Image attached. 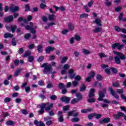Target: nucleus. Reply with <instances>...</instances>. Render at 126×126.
<instances>
[{
	"instance_id": "nucleus-19",
	"label": "nucleus",
	"mask_w": 126,
	"mask_h": 126,
	"mask_svg": "<svg viewBox=\"0 0 126 126\" xmlns=\"http://www.w3.org/2000/svg\"><path fill=\"white\" fill-rule=\"evenodd\" d=\"M41 1L42 2L40 4V7L42 9L45 8L46 6V2H45L44 0H41Z\"/></svg>"
},
{
	"instance_id": "nucleus-36",
	"label": "nucleus",
	"mask_w": 126,
	"mask_h": 126,
	"mask_svg": "<svg viewBox=\"0 0 126 126\" xmlns=\"http://www.w3.org/2000/svg\"><path fill=\"white\" fill-rule=\"evenodd\" d=\"M72 85L74 87H76L77 85H78V81H74L72 82Z\"/></svg>"
},
{
	"instance_id": "nucleus-61",
	"label": "nucleus",
	"mask_w": 126,
	"mask_h": 126,
	"mask_svg": "<svg viewBox=\"0 0 126 126\" xmlns=\"http://www.w3.org/2000/svg\"><path fill=\"white\" fill-rule=\"evenodd\" d=\"M67 32H68V30L66 29V30H64L62 32V34H63L64 35L66 34V33H67Z\"/></svg>"
},
{
	"instance_id": "nucleus-60",
	"label": "nucleus",
	"mask_w": 126,
	"mask_h": 126,
	"mask_svg": "<svg viewBox=\"0 0 126 126\" xmlns=\"http://www.w3.org/2000/svg\"><path fill=\"white\" fill-rule=\"evenodd\" d=\"M68 109H69V106H68V105L64 106L63 107V111H67V110H68Z\"/></svg>"
},
{
	"instance_id": "nucleus-54",
	"label": "nucleus",
	"mask_w": 126,
	"mask_h": 126,
	"mask_svg": "<svg viewBox=\"0 0 126 126\" xmlns=\"http://www.w3.org/2000/svg\"><path fill=\"white\" fill-rule=\"evenodd\" d=\"M25 11H29L30 10L29 4L25 5Z\"/></svg>"
},
{
	"instance_id": "nucleus-52",
	"label": "nucleus",
	"mask_w": 126,
	"mask_h": 126,
	"mask_svg": "<svg viewBox=\"0 0 126 126\" xmlns=\"http://www.w3.org/2000/svg\"><path fill=\"white\" fill-rule=\"evenodd\" d=\"M29 61L30 63H32L34 61V57L33 56H30L29 57Z\"/></svg>"
},
{
	"instance_id": "nucleus-9",
	"label": "nucleus",
	"mask_w": 126,
	"mask_h": 126,
	"mask_svg": "<svg viewBox=\"0 0 126 126\" xmlns=\"http://www.w3.org/2000/svg\"><path fill=\"white\" fill-rule=\"evenodd\" d=\"M122 117H125V114L122 112H119L117 114H114L113 115L114 119H120Z\"/></svg>"
},
{
	"instance_id": "nucleus-34",
	"label": "nucleus",
	"mask_w": 126,
	"mask_h": 126,
	"mask_svg": "<svg viewBox=\"0 0 126 126\" xmlns=\"http://www.w3.org/2000/svg\"><path fill=\"white\" fill-rule=\"evenodd\" d=\"M85 89H86V87H85L84 85H82L80 88V91H81V92H83Z\"/></svg>"
},
{
	"instance_id": "nucleus-38",
	"label": "nucleus",
	"mask_w": 126,
	"mask_h": 126,
	"mask_svg": "<svg viewBox=\"0 0 126 126\" xmlns=\"http://www.w3.org/2000/svg\"><path fill=\"white\" fill-rule=\"evenodd\" d=\"M74 39L76 40V41H80L81 38H80V36L79 35H75L74 37Z\"/></svg>"
},
{
	"instance_id": "nucleus-12",
	"label": "nucleus",
	"mask_w": 126,
	"mask_h": 126,
	"mask_svg": "<svg viewBox=\"0 0 126 126\" xmlns=\"http://www.w3.org/2000/svg\"><path fill=\"white\" fill-rule=\"evenodd\" d=\"M55 47H52L51 46H49L45 49V51L46 54H50L51 52H53V51H54Z\"/></svg>"
},
{
	"instance_id": "nucleus-41",
	"label": "nucleus",
	"mask_w": 126,
	"mask_h": 126,
	"mask_svg": "<svg viewBox=\"0 0 126 126\" xmlns=\"http://www.w3.org/2000/svg\"><path fill=\"white\" fill-rule=\"evenodd\" d=\"M31 55V52L27 51L26 53L24 55V57H28V56H30Z\"/></svg>"
},
{
	"instance_id": "nucleus-47",
	"label": "nucleus",
	"mask_w": 126,
	"mask_h": 126,
	"mask_svg": "<svg viewBox=\"0 0 126 126\" xmlns=\"http://www.w3.org/2000/svg\"><path fill=\"white\" fill-rule=\"evenodd\" d=\"M90 77H91L92 78H93L94 77V75H95V73L93 71H91L89 74Z\"/></svg>"
},
{
	"instance_id": "nucleus-10",
	"label": "nucleus",
	"mask_w": 126,
	"mask_h": 126,
	"mask_svg": "<svg viewBox=\"0 0 126 126\" xmlns=\"http://www.w3.org/2000/svg\"><path fill=\"white\" fill-rule=\"evenodd\" d=\"M10 10L12 11V12H15V11H18V10H19V7L12 5V6L10 7Z\"/></svg>"
},
{
	"instance_id": "nucleus-56",
	"label": "nucleus",
	"mask_w": 126,
	"mask_h": 126,
	"mask_svg": "<svg viewBox=\"0 0 126 126\" xmlns=\"http://www.w3.org/2000/svg\"><path fill=\"white\" fill-rule=\"evenodd\" d=\"M66 73H67V71L64 69L61 71V74L62 75L66 74Z\"/></svg>"
},
{
	"instance_id": "nucleus-30",
	"label": "nucleus",
	"mask_w": 126,
	"mask_h": 126,
	"mask_svg": "<svg viewBox=\"0 0 126 126\" xmlns=\"http://www.w3.org/2000/svg\"><path fill=\"white\" fill-rule=\"evenodd\" d=\"M68 58L67 57H63L61 61V63H64L67 61Z\"/></svg>"
},
{
	"instance_id": "nucleus-40",
	"label": "nucleus",
	"mask_w": 126,
	"mask_h": 126,
	"mask_svg": "<svg viewBox=\"0 0 126 126\" xmlns=\"http://www.w3.org/2000/svg\"><path fill=\"white\" fill-rule=\"evenodd\" d=\"M76 96L78 99H79V100H81V99H82V95L80 94H76Z\"/></svg>"
},
{
	"instance_id": "nucleus-18",
	"label": "nucleus",
	"mask_w": 126,
	"mask_h": 126,
	"mask_svg": "<svg viewBox=\"0 0 126 126\" xmlns=\"http://www.w3.org/2000/svg\"><path fill=\"white\" fill-rule=\"evenodd\" d=\"M94 23H96L97 26H102V24H101V20L98 18L95 20Z\"/></svg>"
},
{
	"instance_id": "nucleus-2",
	"label": "nucleus",
	"mask_w": 126,
	"mask_h": 126,
	"mask_svg": "<svg viewBox=\"0 0 126 126\" xmlns=\"http://www.w3.org/2000/svg\"><path fill=\"white\" fill-rule=\"evenodd\" d=\"M113 54L117 56L114 58V59L115 63H117V64H120V63H121V60H120V59H121V60H125V59H126V56L121 52H118L116 51H114Z\"/></svg>"
},
{
	"instance_id": "nucleus-55",
	"label": "nucleus",
	"mask_w": 126,
	"mask_h": 126,
	"mask_svg": "<svg viewBox=\"0 0 126 126\" xmlns=\"http://www.w3.org/2000/svg\"><path fill=\"white\" fill-rule=\"evenodd\" d=\"M117 48L118 49V50H122V49L123 48V47L125 46L124 45H121L120 44V43H118V45H117Z\"/></svg>"
},
{
	"instance_id": "nucleus-46",
	"label": "nucleus",
	"mask_w": 126,
	"mask_h": 126,
	"mask_svg": "<svg viewBox=\"0 0 126 126\" xmlns=\"http://www.w3.org/2000/svg\"><path fill=\"white\" fill-rule=\"evenodd\" d=\"M115 29L117 31V32H120L122 30L121 28H120V27H119V26H116L115 27Z\"/></svg>"
},
{
	"instance_id": "nucleus-63",
	"label": "nucleus",
	"mask_w": 126,
	"mask_h": 126,
	"mask_svg": "<svg viewBox=\"0 0 126 126\" xmlns=\"http://www.w3.org/2000/svg\"><path fill=\"white\" fill-rule=\"evenodd\" d=\"M34 47H35L34 44H31L28 46V48L31 49H33Z\"/></svg>"
},
{
	"instance_id": "nucleus-59",
	"label": "nucleus",
	"mask_w": 126,
	"mask_h": 126,
	"mask_svg": "<svg viewBox=\"0 0 126 126\" xmlns=\"http://www.w3.org/2000/svg\"><path fill=\"white\" fill-rule=\"evenodd\" d=\"M105 71L107 74H111V71L110 70V69L106 68L105 69Z\"/></svg>"
},
{
	"instance_id": "nucleus-23",
	"label": "nucleus",
	"mask_w": 126,
	"mask_h": 126,
	"mask_svg": "<svg viewBox=\"0 0 126 126\" xmlns=\"http://www.w3.org/2000/svg\"><path fill=\"white\" fill-rule=\"evenodd\" d=\"M93 110L92 108H89L88 109H83L81 111V113L82 114H85V113H89L91 111H92Z\"/></svg>"
},
{
	"instance_id": "nucleus-53",
	"label": "nucleus",
	"mask_w": 126,
	"mask_h": 126,
	"mask_svg": "<svg viewBox=\"0 0 126 126\" xmlns=\"http://www.w3.org/2000/svg\"><path fill=\"white\" fill-rule=\"evenodd\" d=\"M118 46H119V43H115L114 44H112V49H116V48H118Z\"/></svg>"
},
{
	"instance_id": "nucleus-31",
	"label": "nucleus",
	"mask_w": 126,
	"mask_h": 126,
	"mask_svg": "<svg viewBox=\"0 0 126 126\" xmlns=\"http://www.w3.org/2000/svg\"><path fill=\"white\" fill-rule=\"evenodd\" d=\"M94 32L95 33H98L99 32H101V31H102V28H99V27H97L96 28H95L94 30Z\"/></svg>"
},
{
	"instance_id": "nucleus-3",
	"label": "nucleus",
	"mask_w": 126,
	"mask_h": 126,
	"mask_svg": "<svg viewBox=\"0 0 126 126\" xmlns=\"http://www.w3.org/2000/svg\"><path fill=\"white\" fill-rule=\"evenodd\" d=\"M41 67H44L43 69V73L44 74H50L53 70V67L52 65L48 64V63H44L42 65Z\"/></svg>"
},
{
	"instance_id": "nucleus-11",
	"label": "nucleus",
	"mask_w": 126,
	"mask_h": 126,
	"mask_svg": "<svg viewBox=\"0 0 126 126\" xmlns=\"http://www.w3.org/2000/svg\"><path fill=\"white\" fill-rule=\"evenodd\" d=\"M4 21L5 22H11L13 21V16H9L4 18Z\"/></svg>"
},
{
	"instance_id": "nucleus-6",
	"label": "nucleus",
	"mask_w": 126,
	"mask_h": 126,
	"mask_svg": "<svg viewBox=\"0 0 126 126\" xmlns=\"http://www.w3.org/2000/svg\"><path fill=\"white\" fill-rule=\"evenodd\" d=\"M6 30L7 31H10L11 30L12 33H14L15 30L16 29V26H11L10 27H8V26H6Z\"/></svg>"
},
{
	"instance_id": "nucleus-51",
	"label": "nucleus",
	"mask_w": 126,
	"mask_h": 126,
	"mask_svg": "<svg viewBox=\"0 0 126 126\" xmlns=\"http://www.w3.org/2000/svg\"><path fill=\"white\" fill-rule=\"evenodd\" d=\"M30 37H31V34H30V33H27L25 35V39H29Z\"/></svg>"
},
{
	"instance_id": "nucleus-15",
	"label": "nucleus",
	"mask_w": 126,
	"mask_h": 126,
	"mask_svg": "<svg viewBox=\"0 0 126 126\" xmlns=\"http://www.w3.org/2000/svg\"><path fill=\"white\" fill-rule=\"evenodd\" d=\"M68 73L70 78H73L74 77V75H75V74L73 73V69H72L69 70Z\"/></svg>"
},
{
	"instance_id": "nucleus-32",
	"label": "nucleus",
	"mask_w": 126,
	"mask_h": 126,
	"mask_svg": "<svg viewBox=\"0 0 126 126\" xmlns=\"http://www.w3.org/2000/svg\"><path fill=\"white\" fill-rule=\"evenodd\" d=\"M77 102H79V99L74 98L71 100V104H75V103H77Z\"/></svg>"
},
{
	"instance_id": "nucleus-14",
	"label": "nucleus",
	"mask_w": 126,
	"mask_h": 126,
	"mask_svg": "<svg viewBox=\"0 0 126 126\" xmlns=\"http://www.w3.org/2000/svg\"><path fill=\"white\" fill-rule=\"evenodd\" d=\"M61 100L63 102H64V103H67L70 101V98H69V97L63 96L61 98Z\"/></svg>"
},
{
	"instance_id": "nucleus-44",
	"label": "nucleus",
	"mask_w": 126,
	"mask_h": 126,
	"mask_svg": "<svg viewBox=\"0 0 126 126\" xmlns=\"http://www.w3.org/2000/svg\"><path fill=\"white\" fill-rule=\"evenodd\" d=\"M113 86L114 87H119L120 86V84L119 82H116L112 84Z\"/></svg>"
},
{
	"instance_id": "nucleus-49",
	"label": "nucleus",
	"mask_w": 126,
	"mask_h": 126,
	"mask_svg": "<svg viewBox=\"0 0 126 126\" xmlns=\"http://www.w3.org/2000/svg\"><path fill=\"white\" fill-rule=\"evenodd\" d=\"M110 69L112 72H114V73H117V72H118V71L117 69H116V68L111 67Z\"/></svg>"
},
{
	"instance_id": "nucleus-35",
	"label": "nucleus",
	"mask_w": 126,
	"mask_h": 126,
	"mask_svg": "<svg viewBox=\"0 0 126 126\" xmlns=\"http://www.w3.org/2000/svg\"><path fill=\"white\" fill-rule=\"evenodd\" d=\"M94 117H95L96 119H98L102 117V115L94 113Z\"/></svg>"
},
{
	"instance_id": "nucleus-48",
	"label": "nucleus",
	"mask_w": 126,
	"mask_h": 126,
	"mask_svg": "<svg viewBox=\"0 0 126 126\" xmlns=\"http://www.w3.org/2000/svg\"><path fill=\"white\" fill-rule=\"evenodd\" d=\"M88 102H89V103H93V102H95V99L91 98L88 99Z\"/></svg>"
},
{
	"instance_id": "nucleus-27",
	"label": "nucleus",
	"mask_w": 126,
	"mask_h": 126,
	"mask_svg": "<svg viewBox=\"0 0 126 126\" xmlns=\"http://www.w3.org/2000/svg\"><path fill=\"white\" fill-rule=\"evenodd\" d=\"M87 17H88V14L86 13H83L80 15V19H82L83 18H87Z\"/></svg>"
},
{
	"instance_id": "nucleus-62",
	"label": "nucleus",
	"mask_w": 126,
	"mask_h": 126,
	"mask_svg": "<svg viewBox=\"0 0 126 126\" xmlns=\"http://www.w3.org/2000/svg\"><path fill=\"white\" fill-rule=\"evenodd\" d=\"M74 78H75V80H77L78 81H79V80H80V79H81V77L78 75L75 77Z\"/></svg>"
},
{
	"instance_id": "nucleus-29",
	"label": "nucleus",
	"mask_w": 126,
	"mask_h": 126,
	"mask_svg": "<svg viewBox=\"0 0 126 126\" xmlns=\"http://www.w3.org/2000/svg\"><path fill=\"white\" fill-rule=\"evenodd\" d=\"M69 68H70V65L69 64H65L63 66V69L67 70Z\"/></svg>"
},
{
	"instance_id": "nucleus-45",
	"label": "nucleus",
	"mask_w": 126,
	"mask_h": 126,
	"mask_svg": "<svg viewBox=\"0 0 126 126\" xmlns=\"http://www.w3.org/2000/svg\"><path fill=\"white\" fill-rule=\"evenodd\" d=\"M20 71H21V69H19L18 70H17L15 73H14V75L15 76H18V74H19V72H20Z\"/></svg>"
},
{
	"instance_id": "nucleus-50",
	"label": "nucleus",
	"mask_w": 126,
	"mask_h": 126,
	"mask_svg": "<svg viewBox=\"0 0 126 126\" xmlns=\"http://www.w3.org/2000/svg\"><path fill=\"white\" fill-rule=\"evenodd\" d=\"M94 113H93V114H90L89 116H88V119H89V120H92V119L93 118H94V117H95V116H94Z\"/></svg>"
},
{
	"instance_id": "nucleus-24",
	"label": "nucleus",
	"mask_w": 126,
	"mask_h": 126,
	"mask_svg": "<svg viewBox=\"0 0 126 126\" xmlns=\"http://www.w3.org/2000/svg\"><path fill=\"white\" fill-rule=\"evenodd\" d=\"M82 53L83 54H84V55H89L90 54H91L90 51L87 50L86 49H83Z\"/></svg>"
},
{
	"instance_id": "nucleus-22",
	"label": "nucleus",
	"mask_w": 126,
	"mask_h": 126,
	"mask_svg": "<svg viewBox=\"0 0 126 126\" xmlns=\"http://www.w3.org/2000/svg\"><path fill=\"white\" fill-rule=\"evenodd\" d=\"M37 51L38 53H42L43 52V45L41 44L38 45Z\"/></svg>"
},
{
	"instance_id": "nucleus-21",
	"label": "nucleus",
	"mask_w": 126,
	"mask_h": 126,
	"mask_svg": "<svg viewBox=\"0 0 126 126\" xmlns=\"http://www.w3.org/2000/svg\"><path fill=\"white\" fill-rule=\"evenodd\" d=\"M22 21H24V24H27V23H28V20H27V19L23 20V18L22 17L19 18L18 22H21Z\"/></svg>"
},
{
	"instance_id": "nucleus-8",
	"label": "nucleus",
	"mask_w": 126,
	"mask_h": 126,
	"mask_svg": "<svg viewBox=\"0 0 126 126\" xmlns=\"http://www.w3.org/2000/svg\"><path fill=\"white\" fill-rule=\"evenodd\" d=\"M68 116H73V117H77L78 116V112L75 111L74 110H72L68 113Z\"/></svg>"
},
{
	"instance_id": "nucleus-13",
	"label": "nucleus",
	"mask_w": 126,
	"mask_h": 126,
	"mask_svg": "<svg viewBox=\"0 0 126 126\" xmlns=\"http://www.w3.org/2000/svg\"><path fill=\"white\" fill-rule=\"evenodd\" d=\"M34 124L36 126H45V124L43 123L41 121L39 122L37 120L34 121Z\"/></svg>"
},
{
	"instance_id": "nucleus-57",
	"label": "nucleus",
	"mask_w": 126,
	"mask_h": 126,
	"mask_svg": "<svg viewBox=\"0 0 126 126\" xmlns=\"http://www.w3.org/2000/svg\"><path fill=\"white\" fill-rule=\"evenodd\" d=\"M59 86L61 89H63V88H64V85H63V84L62 83H59Z\"/></svg>"
},
{
	"instance_id": "nucleus-28",
	"label": "nucleus",
	"mask_w": 126,
	"mask_h": 126,
	"mask_svg": "<svg viewBox=\"0 0 126 126\" xmlns=\"http://www.w3.org/2000/svg\"><path fill=\"white\" fill-rule=\"evenodd\" d=\"M13 35L11 34L10 33H6L4 35V38H12Z\"/></svg>"
},
{
	"instance_id": "nucleus-4",
	"label": "nucleus",
	"mask_w": 126,
	"mask_h": 126,
	"mask_svg": "<svg viewBox=\"0 0 126 126\" xmlns=\"http://www.w3.org/2000/svg\"><path fill=\"white\" fill-rule=\"evenodd\" d=\"M105 94H106V89H103L102 91L99 93V97L97 98L98 101H103L104 103L106 104L110 103V101L108 100L107 99H103V98L105 97Z\"/></svg>"
},
{
	"instance_id": "nucleus-64",
	"label": "nucleus",
	"mask_w": 126,
	"mask_h": 126,
	"mask_svg": "<svg viewBox=\"0 0 126 126\" xmlns=\"http://www.w3.org/2000/svg\"><path fill=\"white\" fill-rule=\"evenodd\" d=\"M50 99H51V100H56V99H57V96L55 95H53L50 96Z\"/></svg>"
},
{
	"instance_id": "nucleus-26",
	"label": "nucleus",
	"mask_w": 126,
	"mask_h": 126,
	"mask_svg": "<svg viewBox=\"0 0 126 126\" xmlns=\"http://www.w3.org/2000/svg\"><path fill=\"white\" fill-rule=\"evenodd\" d=\"M55 15L54 14L49 15L48 17V19L50 21H54L55 20Z\"/></svg>"
},
{
	"instance_id": "nucleus-37",
	"label": "nucleus",
	"mask_w": 126,
	"mask_h": 126,
	"mask_svg": "<svg viewBox=\"0 0 126 126\" xmlns=\"http://www.w3.org/2000/svg\"><path fill=\"white\" fill-rule=\"evenodd\" d=\"M99 56L100 59H102V58H106L107 57V55H105L103 53H99Z\"/></svg>"
},
{
	"instance_id": "nucleus-20",
	"label": "nucleus",
	"mask_w": 126,
	"mask_h": 126,
	"mask_svg": "<svg viewBox=\"0 0 126 126\" xmlns=\"http://www.w3.org/2000/svg\"><path fill=\"white\" fill-rule=\"evenodd\" d=\"M110 122V118H104L103 120H102L101 121H100L101 124L105 123L107 124Z\"/></svg>"
},
{
	"instance_id": "nucleus-58",
	"label": "nucleus",
	"mask_w": 126,
	"mask_h": 126,
	"mask_svg": "<svg viewBox=\"0 0 126 126\" xmlns=\"http://www.w3.org/2000/svg\"><path fill=\"white\" fill-rule=\"evenodd\" d=\"M94 2L93 0H91L90 2H89L88 3V5L89 7H91V6H92V4H93Z\"/></svg>"
},
{
	"instance_id": "nucleus-39",
	"label": "nucleus",
	"mask_w": 126,
	"mask_h": 126,
	"mask_svg": "<svg viewBox=\"0 0 126 126\" xmlns=\"http://www.w3.org/2000/svg\"><path fill=\"white\" fill-rule=\"evenodd\" d=\"M43 60H44V56H41L38 59L37 62H38V63H41V62H42Z\"/></svg>"
},
{
	"instance_id": "nucleus-5",
	"label": "nucleus",
	"mask_w": 126,
	"mask_h": 126,
	"mask_svg": "<svg viewBox=\"0 0 126 126\" xmlns=\"http://www.w3.org/2000/svg\"><path fill=\"white\" fill-rule=\"evenodd\" d=\"M30 25H27L26 26V30H31V32L32 33V34H35L36 33V31H35L34 29H36L37 28V27L33 26V23L31 22L30 23Z\"/></svg>"
},
{
	"instance_id": "nucleus-17",
	"label": "nucleus",
	"mask_w": 126,
	"mask_h": 126,
	"mask_svg": "<svg viewBox=\"0 0 126 126\" xmlns=\"http://www.w3.org/2000/svg\"><path fill=\"white\" fill-rule=\"evenodd\" d=\"M95 90L94 89H92L90 90L89 94V98H91V97H94V92Z\"/></svg>"
},
{
	"instance_id": "nucleus-1",
	"label": "nucleus",
	"mask_w": 126,
	"mask_h": 126,
	"mask_svg": "<svg viewBox=\"0 0 126 126\" xmlns=\"http://www.w3.org/2000/svg\"><path fill=\"white\" fill-rule=\"evenodd\" d=\"M54 105L52 103L48 102L47 103H42L39 105V107L40 108V110L38 111V114L42 115L43 113L45 111H50L53 108Z\"/></svg>"
},
{
	"instance_id": "nucleus-25",
	"label": "nucleus",
	"mask_w": 126,
	"mask_h": 126,
	"mask_svg": "<svg viewBox=\"0 0 126 126\" xmlns=\"http://www.w3.org/2000/svg\"><path fill=\"white\" fill-rule=\"evenodd\" d=\"M68 27L70 31H72V30H74V25L71 23L68 24Z\"/></svg>"
},
{
	"instance_id": "nucleus-42",
	"label": "nucleus",
	"mask_w": 126,
	"mask_h": 126,
	"mask_svg": "<svg viewBox=\"0 0 126 126\" xmlns=\"http://www.w3.org/2000/svg\"><path fill=\"white\" fill-rule=\"evenodd\" d=\"M79 121V118H74L71 119V121L73 123H75L76 122H78Z\"/></svg>"
},
{
	"instance_id": "nucleus-7",
	"label": "nucleus",
	"mask_w": 126,
	"mask_h": 126,
	"mask_svg": "<svg viewBox=\"0 0 126 126\" xmlns=\"http://www.w3.org/2000/svg\"><path fill=\"white\" fill-rule=\"evenodd\" d=\"M109 90L110 93L112 94V96H114V97H115V99H119V95L115 93V91H114L113 89H112V87H109Z\"/></svg>"
},
{
	"instance_id": "nucleus-16",
	"label": "nucleus",
	"mask_w": 126,
	"mask_h": 126,
	"mask_svg": "<svg viewBox=\"0 0 126 126\" xmlns=\"http://www.w3.org/2000/svg\"><path fill=\"white\" fill-rule=\"evenodd\" d=\"M62 114L63 112L62 111H59L58 113V116H59V121L61 123L62 122H63V115H62Z\"/></svg>"
},
{
	"instance_id": "nucleus-43",
	"label": "nucleus",
	"mask_w": 126,
	"mask_h": 126,
	"mask_svg": "<svg viewBox=\"0 0 126 126\" xmlns=\"http://www.w3.org/2000/svg\"><path fill=\"white\" fill-rule=\"evenodd\" d=\"M96 79L97 80L101 81L102 79H103V77L101 75H97L96 76Z\"/></svg>"
},
{
	"instance_id": "nucleus-33",
	"label": "nucleus",
	"mask_w": 126,
	"mask_h": 126,
	"mask_svg": "<svg viewBox=\"0 0 126 126\" xmlns=\"http://www.w3.org/2000/svg\"><path fill=\"white\" fill-rule=\"evenodd\" d=\"M6 124L8 126H12L13 125H14L15 123L12 121H8L6 123Z\"/></svg>"
}]
</instances>
